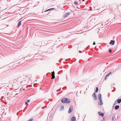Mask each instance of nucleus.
<instances>
[{
  "label": "nucleus",
  "instance_id": "3",
  "mask_svg": "<svg viewBox=\"0 0 121 121\" xmlns=\"http://www.w3.org/2000/svg\"><path fill=\"white\" fill-rule=\"evenodd\" d=\"M70 14V13H68L63 15V17L64 18H65L68 17Z\"/></svg>",
  "mask_w": 121,
  "mask_h": 121
},
{
  "label": "nucleus",
  "instance_id": "1",
  "mask_svg": "<svg viewBox=\"0 0 121 121\" xmlns=\"http://www.w3.org/2000/svg\"><path fill=\"white\" fill-rule=\"evenodd\" d=\"M61 102L64 103H68L70 102V100L67 98H64L61 100Z\"/></svg>",
  "mask_w": 121,
  "mask_h": 121
},
{
  "label": "nucleus",
  "instance_id": "9",
  "mask_svg": "<svg viewBox=\"0 0 121 121\" xmlns=\"http://www.w3.org/2000/svg\"><path fill=\"white\" fill-rule=\"evenodd\" d=\"M105 11L106 13H109L110 12V10L109 9H107Z\"/></svg>",
  "mask_w": 121,
  "mask_h": 121
},
{
  "label": "nucleus",
  "instance_id": "15",
  "mask_svg": "<svg viewBox=\"0 0 121 121\" xmlns=\"http://www.w3.org/2000/svg\"><path fill=\"white\" fill-rule=\"evenodd\" d=\"M92 96L93 97H94V98H96V97L95 96V93H94V94H93Z\"/></svg>",
  "mask_w": 121,
  "mask_h": 121
},
{
  "label": "nucleus",
  "instance_id": "13",
  "mask_svg": "<svg viewBox=\"0 0 121 121\" xmlns=\"http://www.w3.org/2000/svg\"><path fill=\"white\" fill-rule=\"evenodd\" d=\"M21 22L20 21H19L18 22V26L19 27L21 25Z\"/></svg>",
  "mask_w": 121,
  "mask_h": 121
},
{
  "label": "nucleus",
  "instance_id": "19",
  "mask_svg": "<svg viewBox=\"0 0 121 121\" xmlns=\"http://www.w3.org/2000/svg\"><path fill=\"white\" fill-rule=\"evenodd\" d=\"M109 52L110 53H111L112 52V50L111 49H109Z\"/></svg>",
  "mask_w": 121,
  "mask_h": 121
},
{
  "label": "nucleus",
  "instance_id": "23",
  "mask_svg": "<svg viewBox=\"0 0 121 121\" xmlns=\"http://www.w3.org/2000/svg\"><path fill=\"white\" fill-rule=\"evenodd\" d=\"M27 102H26V103H25V105H27V104H27Z\"/></svg>",
  "mask_w": 121,
  "mask_h": 121
},
{
  "label": "nucleus",
  "instance_id": "14",
  "mask_svg": "<svg viewBox=\"0 0 121 121\" xmlns=\"http://www.w3.org/2000/svg\"><path fill=\"white\" fill-rule=\"evenodd\" d=\"M101 94H99L98 95V97H99V99H101Z\"/></svg>",
  "mask_w": 121,
  "mask_h": 121
},
{
  "label": "nucleus",
  "instance_id": "11",
  "mask_svg": "<svg viewBox=\"0 0 121 121\" xmlns=\"http://www.w3.org/2000/svg\"><path fill=\"white\" fill-rule=\"evenodd\" d=\"M119 106L117 105L115 107V109H117L119 108Z\"/></svg>",
  "mask_w": 121,
  "mask_h": 121
},
{
  "label": "nucleus",
  "instance_id": "17",
  "mask_svg": "<svg viewBox=\"0 0 121 121\" xmlns=\"http://www.w3.org/2000/svg\"><path fill=\"white\" fill-rule=\"evenodd\" d=\"M74 4L75 5H78V3L76 1H75L74 2Z\"/></svg>",
  "mask_w": 121,
  "mask_h": 121
},
{
  "label": "nucleus",
  "instance_id": "21",
  "mask_svg": "<svg viewBox=\"0 0 121 121\" xmlns=\"http://www.w3.org/2000/svg\"><path fill=\"white\" fill-rule=\"evenodd\" d=\"M30 102V100H27V103H29V102Z\"/></svg>",
  "mask_w": 121,
  "mask_h": 121
},
{
  "label": "nucleus",
  "instance_id": "25",
  "mask_svg": "<svg viewBox=\"0 0 121 121\" xmlns=\"http://www.w3.org/2000/svg\"><path fill=\"white\" fill-rule=\"evenodd\" d=\"M79 52H80V53H81V51H79Z\"/></svg>",
  "mask_w": 121,
  "mask_h": 121
},
{
  "label": "nucleus",
  "instance_id": "4",
  "mask_svg": "<svg viewBox=\"0 0 121 121\" xmlns=\"http://www.w3.org/2000/svg\"><path fill=\"white\" fill-rule=\"evenodd\" d=\"M52 78H51L52 79H54L55 78V73L54 71H53V72H52Z\"/></svg>",
  "mask_w": 121,
  "mask_h": 121
},
{
  "label": "nucleus",
  "instance_id": "12",
  "mask_svg": "<svg viewBox=\"0 0 121 121\" xmlns=\"http://www.w3.org/2000/svg\"><path fill=\"white\" fill-rule=\"evenodd\" d=\"M117 102L118 103H120L121 102V99H118L117 100Z\"/></svg>",
  "mask_w": 121,
  "mask_h": 121
},
{
  "label": "nucleus",
  "instance_id": "18",
  "mask_svg": "<svg viewBox=\"0 0 121 121\" xmlns=\"http://www.w3.org/2000/svg\"><path fill=\"white\" fill-rule=\"evenodd\" d=\"M51 9H47L45 11V12H46V11H48L49 10H50Z\"/></svg>",
  "mask_w": 121,
  "mask_h": 121
},
{
  "label": "nucleus",
  "instance_id": "8",
  "mask_svg": "<svg viewBox=\"0 0 121 121\" xmlns=\"http://www.w3.org/2000/svg\"><path fill=\"white\" fill-rule=\"evenodd\" d=\"M71 121H75L76 120V118L75 117H73L71 119Z\"/></svg>",
  "mask_w": 121,
  "mask_h": 121
},
{
  "label": "nucleus",
  "instance_id": "22",
  "mask_svg": "<svg viewBox=\"0 0 121 121\" xmlns=\"http://www.w3.org/2000/svg\"><path fill=\"white\" fill-rule=\"evenodd\" d=\"M29 77V78H30V77H31L32 76L31 75H30Z\"/></svg>",
  "mask_w": 121,
  "mask_h": 121
},
{
  "label": "nucleus",
  "instance_id": "20",
  "mask_svg": "<svg viewBox=\"0 0 121 121\" xmlns=\"http://www.w3.org/2000/svg\"><path fill=\"white\" fill-rule=\"evenodd\" d=\"M32 121V119H29L28 121Z\"/></svg>",
  "mask_w": 121,
  "mask_h": 121
},
{
  "label": "nucleus",
  "instance_id": "10",
  "mask_svg": "<svg viewBox=\"0 0 121 121\" xmlns=\"http://www.w3.org/2000/svg\"><path fill=\"white\" fill-rule=\"evenodd\" d=\"M98 113L99 114V116H102L103 117L104 115V114L103 113H101L99 112Z\"/></svg>",
  "mask_w": 121,
  "mask_h": 121
},
{
  "label": "nucleus",
  "instance_id": "16",
  "mask_svg": "<svg viewBox=\"0 0 121 121\" xmlns=\"http://www.w3.org/2000/svg\"><path fill=\"white\" fill-rule=\"evenodd\" d=\"M98 90V89L97 87H96V90H95V92H97Z\"/></svg>",
  "mask_w": 121,
  "mask_h": 121
},
{
  "label": "nucleus",
  "instance_id": "2",
  "mask_svg": "<svg viewBox=\"0 0 121 121\" xmlns=\"http://www.w3.org/2000/svg\"><path fill=\"white\" fill-rule=\"evenodd\" d=\"M73 106H71L69 108L68 111V113H70L73 111Z\"/></svg>",
  "mask_w": 121,
  "mask_h": 121
},
{
  "label": "nucleus",
  "instance_id": "6",
  "mask_svg": "<svg viewBox=\"0 0 121 121\" xmlns=\"http://www.w3.org/2000/svg\"><path fill=\"white\" fill-rule=\"evenodd\" d=\"M111 73V72H110L106 76L105 78V80H106V79H107V78L109 76L110 74Z\"/></svg>",
  "mask_w": 121,
  "mask_h": 121
},
{
  "label": "nucleus",
  "instance_id": "5",
  "mask_svg": "<svg viewBox=\"0 0 121 121\" xmlns=\"http://www.w3.org/2000/svg\"><path fill=\"white\" fill-rule=\"evenodd\" d=\"M99 101H100V103H99V104L100 105H102L103 104V102H102V99H99Z\"/></svg>",
  "mask_w": 121,
  "mask_h": 121
},
{
  "label": "nucleus",
  "instance_id": "24",
  "mask_svg": "<svg viewBox=\"0 0 121 121\" xmlns=\"http://www.w3.org/2000/svg\"><path fill=\"white\" fill-rule=\"evenodd\" d=\"M95 42H94L93 43V45H95Z\"/></svg>",
  "mask_w": 121,
  "mask_h": 121
},
{
  "label": "nucleus",
  "instance_id": "7",
  "mask_svg": "<svg viewBox=\"0 0 121 121\" xmlns=\"http://www.w3.org/2000/svg\"><path fill=\"white\" fill-rule=\"evenodd\" d=\"M115 43V41L113 40H111L110 42L109 43L110 44H112V45H113Z\"/></svg>",
  "mask_w": 121,
  "mask_h": 121
}]
</instances>
